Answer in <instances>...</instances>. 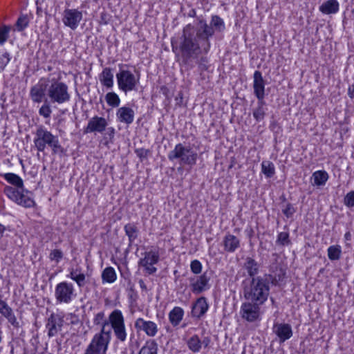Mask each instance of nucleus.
I'll use <instances>...</instances> for the list:
<instances>
[{"label":"nucleus","instance_id":"44","mask_svg":"<svg viewBox=\"0 0 354 354\" xmlns=\"http://www.w3.org/2000/svg\"><path fill=\"white\" fill-rule=\"evenodd\" d=\"M67 277L74 281L80 288L84 287L86 283V275L83 272L75 276L74 274H72V276H67Z\"/></svg>","mask_w":354,"mask_h":354},{"label":"nucleus","instance_id":"4","mask_svg":"<svg viewBox=\"0 0 354 354\" xmlns=\"http://www.w3.org/2000/svg\"><path fill=\"white\" fill-rule=\"evenodd\" d=\"M167 157L170 161H177L180 165L192 167L196 163L198 153L190 147L178 143L168 153Z\"/></svg>","mask_w":354,"mask_h":354},{"label":"nucleus","instance_id":"39","mask_svg":"<svg viewBox=\"0 0 354 354\" xmlns=\"http://www.w3.org/2000/svg\"><path fill=\"white\" fill-rule=\"evenodd\" d=\"M261 171L267 178H272L275 174L274 164L269 160H264L261 162Z\"/></svg>","mask_w":354,"mask_h":354},{"label":"nucleus","instance_id":"48","mask_svg":"<svg viewBox=\"0 0 354 354\" xmlns=\"http://www.w3.org/2000/svg\"><path fill=\"white\" fill-rule=\"evenodd\" d=\"M62 258L63 252L58 249L53 250L49 254V259L51 261H55L57 263H59Z\"/></svg>","mask_w":354,"mask_h":354},{"label":"nucleus","instance_id":"49","mask_svg":"<svg viewBox=\"0 0 354 354\" xmlns=\"http://www.w3.org/2000/svg\"><path fill=\"white\" fill-rule=\"evenodd\" d=\"M190 268L193 273L199 274L202 270V264L198 260H194L191 262Z\"/></svg>","mask_w":354,"mask_h":354},{"label":"nucleus","instance_id":"47","mask_svg":"<svg viewBox=\"0 0 354 354\" xmlns=\"http://www.w3.org/2000/svg\"><path fill=\"white\" fill-rule=\"evenodd\" d=\"M344 204L348 208L354 207V190L348 192L344 198Z\"/></svg>","mask_w":354,"mask_h":354},{"label":"nucleus","instance_id":"14","mask_svg":"<svg viewBox=\"0 0 354 354\" xmlns=\"http://www.w3.org/2000/svg\"><path fill=\"white\" fill-rule=\"evenodd\" d=\"M134 326L138 331H142L150 337H155L158 332V327L156 323L145 320L141 317L138 318L135 321Z\"/></svg>","mask_w":354,"mask_h":354},{"label":"nucleus","instance_id":"12","mask_svg":"<svg viewBox=\"0 0 354 354\" xmlns=\"http://www.w3.org/2000/svg\"><path fill=\"white\" fill-rule=\"evenodd\" d=\"M5 193L12 200L15 201L17 204L25 207H32L35 205V201L30 197L23 194L12 187H6Z\"/></svg>","mask_w":354,"mask_h":354},{"label":"nucleus","instance_id":"31","mask_svg":"<svg viewBox=\"0 0 354 354\" xmlns=\"http://www.w3.org/2000/svg\"><path fill=\"white\" fill-rule=\"evenodd\" d=\"M286 270L281 267L276 268V270L274 272V274L272 275H269L268 279L270 281H271V283L273 285L277 286L280 282L283 281L286 278Z\"/></svg>","mask_w":354,"mask_h":354},{"label":"nucleus","instance_id":"28","mask_svg":"<svg viewBox=\"0 0 354 354\" xmlns=\"http://www.w3.org/2000/svg\"><path fill=\"white\" fill-rule=\"evenodd\" d=\"M124 230L128 236L129 245H131L138 236L139 230L136 224L127 223L124 225Z\"/></svg>","mask_w":354,"mask_h":354},{"label":"nucleus","instance_id":"40","mask_svg":"<svg viewBox=\"0 0 354 354\" xmlns=\"http://www.w3.org/2000/svg\"><path fill=\"white\" fill-rule=\"evenodd\" d=\"M105 99L107 104L112 107H118L120 105V97L114 92L108 93L105 96Z\"/></svg>","mask_w":354,"mask_h":354},{"label":"nucleus","instance_id":"19","mask_svg":"<svg viewBox=\"0 0 354 354\" xmlns=\"http://www.w3.org/2000/svg\"><path fill=\"white\" fill-rule=\"evenodd\" d=\"M273 331L279 339L281 343L290 339L292 335V330L288 324H275L273 326Z\"/></svg>","mask_w":354,"mask_h":354},{"label":"nucleus","instance_id":"58","mask_svg":"<svg viewBox=\"0 0 354 354\" xmlns=\"http://www.w3.org/2000/svg\"><path fill=\"white\" fill-rule=\"evenodd\" d=\"M352 235L350 232H347L344 234V239L346 241H349L351 240Z\"/></svg>","mask_w":354,"mask_h":354},{"label":"nucleus","instance_id":"9","mask_svg":"<svg viewBox=\"0 0 354 354\" xmlns=\"http://www.w3.org/2000/svg\"><path fill=\"white\" fill-rule=\"evenodd\" d=\"M261 306L254 301L246 300L241 306L240 314L241 317L249 322H254L260 319Z\"/></svg>","mask_w":354,"mask_h":354},{"label":"nucleus","instance_id":"15","mask_svg":"<svg viewBox=\"0 0 354 354\" xmlns=\"http://www.w3.org/2000/svg\"><path fill=\"white\" fill-rule=\"evenodd\" d=\"M108 122L104 118L94 116L89 120L86 127L84 129V133H100L106 130Z\"/></svg>","mask_w":354,"mask_h":354},{"label":"nucleus","instance_id":"13","mask_svg":"<svg viewBox=\"0 0 354 354\" xmlns=\"http://www.w3.org/2000/svg\"><path fill=\"white\" fill-rule=\"evenodd\" d=\"M64 317L58 314L52 313L47 319L46 328L48 337H53L62 330L64 325Z\"/></svg>","mask_w":354,"mask_h":354},{"label":"nucleus","instance_id":"62","mask_svg":"<svg viewBox=\"0 0 354 354\" xmlns=\"http://www.w3.org/2000/svg\"><path fill=\"white\" fill-rule=\"evenodd\" d=\"M2 301H3V296L0 294V302H1Z\"/></svg>","mask_w":354,"mask_h":354},{"label":"nucleus","instance_id":"7","mask_svg":"<svg viewBox=\"0 0 354 354\" xmlns=\"http://www.w3.org/2000/svg\"><path fill=\"white\" fill-rule=\"evenodd\" d=\"M76 297L73 283L62 281L57 284L55 289V297L59 303L69 304Z\"/></svg>","mask_w":354,"mask_h":354},{"label":"nucleus","instance_id":"26","mask_svg":"<svg viewBox=\"0 0 354 354\" xmlns=\"http://www.w3.org/2000/svg\"><path fill=\"white\" fill-rule=\"evenodd\" d=\"M109 325L111 324L112 329L124 324V319L122 312L120 310H114L109 317Z\"/></svg>","mask_w":354,"mask_h":354},{"label":"nucleus","instance_id":"52","mask_svg":"<svg viewBox=\"0 0 354 354\" xmlns=\"http://www.w3.org/2000/svg\"><path fill=\"white\" fill-rule=\"evenodd\" d=\"M10 60V58L8 53H5L2 56H0V68L3 69L9 63Z\"/></svg>","mask_w":354,"mask_h":354},{"label":"nucleus","instance_id":"41","mask_svg":"<svg viewBox=\"0 0 354 354\" xmlns=\"http://www.w3.org/2000/svg\"><path fill=\"white\" fill-rule=\"evenodd\" d=\"M115 336L118 340L120 342H124L127 339V332L125 328V324L116 327L115 328H113Z\"/></svg>","mask_w":354,"mask_h":354},{"label":"nucleus","instance_id":"17","mask_svg":"<svg viewBox=\"0 0 354 354\" xmlns=\"http://www.w3.org/2000/svg\"><path fill=\"white\" fill-rule=\"evenodd\" d=\"M253 88L254 93L259 100L264 99L265 97V81L260 71H256L254 73Z\"/></svg>","mask_w":354,"mask_h":354},{"label":"nucleus","instance_id":"6","mask_svg":"<svg viewBox=\"0 0 354 354\" xmlns=\"http://www.w3.org/2000/svg\"><path fill=\"white\" fill-rule=\"evenodd\" d=\"M116 79L119 89L127 93L136 90L140 77L135 75L131 71L125 69L124 65L120 64Z\"/></svg>","mask_w":354,"mask_h":354},{"label":"nucleus","instance_id":"51","mask_svg":"<svg viewBox=\"0 0 354 354\" xmlns=\"http://www.w3.org/2000/svg\"><path fill=\"white\" fill-rule=\"evenodd\" d=\"M135 153H136L137 156L141 160H142L143 159L147 158V156H148V155L149 153V149H145L144 148H140V149H136L135 150Z\"/></svg>","mask_w":354,"mask_h":354},{"label":"nucleus","instance_id":"32","mask_svg":"<svg viewBox=\"0 0 354 354\" xmlns=\"http://www.w3.org/2000/svg\"><path fill=\"white\" fill-rule=\"evenodd\" d=\"M314 185L317 186H323L328 179V174L326 171L319 170L313 174Z\"/></svg>","mask_w":354,"mask_h":354},{"label":"nucleus","instance_id":"2","mask_svg":"<svg viewBox=\"0 0 354 354\" xmlns=\"http://www.w3.org/2000/svg\"><path fill=\"white\" fill-rule=\"evenodd\" d=\"M30 97L34 103H41L45 97L52 104H63L71 100V94L68 85L56 79H53L48 84L40 80L30 90Z\"/></svg>","mask_w":354,"mask_h":354},{"label":"nucleus","instance_id":"22","mask_svg":"<svg viewBox=\"0 0 354 354\" xmlns=\"http://www.w3.org/2000/svg\"><path fill=\"white\" fill-rule=\"evenodd\" d=\"M224 250L227 252L232 253L240 247V240L234 235L227 234L223 241Z\"/></svg>","mask_w":354,"mask_h":354},{"label":"nucleus","instance_id":"8","mask_svg":"<svg viewBox=\"0 0 354 354\" xmlns=\"http://www.w3.org/2000/svg\"><path fill=\"white\" fill-rule=\"evenodd\" d=\"M111 329H104V326L101 328L100 332L96 333L92 338L88 346L98 351L102 354H106L109 344L111 338Z\"/></svg>","mask_w":354,"mask_h":354},{"label":"nucleus","instance_id":"35","mask_svg":"<svg viewBox=\"0 0 354 354\" xmlns=\"http://www.w3.org/2000/svg\"><path fill=\"white\" fill-rule=\"evenodd\" d=\"M187 344L189 349L194 353L199 352L202 347V342L197 335L192 336L188 339Z\"/></svg>","mask_w":354,"mask_h":354},{"label":"nucleus","instance_id":"61","mask_svg":"<svg viewBox=\"0 0 354 354\" xmlns=\"http://www.w3.org/2000/svg\"><path fill=\"white\" fill-rule=\"evenodd\" d=\"M281 199L282 200L283 202H285L286 201L285 196H283L281 198Z\"/></svg>","mask_w":354,"mask_h":354},{"label":"nucleus","instance_id":"38","mask_svg":"<svg viewBox=\"0 0 354 354\" xmlns=\"http://www.w3.org/2000/svg\"><path fill=\"white\" fill-rule=\"evenodd\" d=\"M43 102V104L39 109V115L42 116L44 118H50V115L52 113V102H50V100H48L46 97Z\"/></svg>","mask_w":354,"mask_h":354},{"label":"nucleus","instance_id":"23","mask_svg":"<svg viewBox=\"0 0 354 354\" xmlns=\"http://www.w3.org/2000/svg\"><path fill=\"white\" fill-rule=\"evenodd\" d=\"M339 4L337 0H328L319 8V11L324 15H333L339 11Z\"/></svg>","mask_w":354,"mask_h":354},{"label":"nucleus","instance_id":"57","mask_svg":"<svg viewBox=\"0 0 354 354\" xmlns=\"http://www.w3.org/2000/svg\"><path fill=\"white\" fill-rule=\"evenodd\" d=\"M138 283H139L140 288L142 290H147V286H146V284L145 283V282H144V281L142 279H140Z\"/></svg>","mask_w":354,"mask_h":354},{"label":"nucleus","instance_id":"27","mask_svg":"<svg viewBox=\"0 0 354 354\" xmlns=\"http://www.w3.org/2000/svg\"><path fill=\"white\" fill-rule=\"evenodd\" d=\"M267 111L266 104L264 100H259L257 102V106L253 109L252 115L254 118L257 121L260 122L265 118L266 113Z\"/></svg>","mask_w":354,"mask_h":354},{"label":"nucleus","instance_id":"56","mask_svg":"<svg viewBox=\"0 0 354 354\" xmlns=\"http://www.w3.org/2000/svg\"><path fill=\"white\" fill-rule=\"evenodd\" d=\"M202 345H203L205 347L208 346V345L210 343V339L207 337H205L202 341Z\"/></svg>","mask_w":354,"mask_h":354},{"label":"nucleus","instance_id":"18","mask_svg":"<svg viewBox=\"0 0 354 354\" xmlns=\"http://www.w3.org/2000/svg\"><path fill=\"white\" fill-rule=\"evenodd\" d=\"M0 314L4 317L14 328H18L20 327L19 322L17 321L13 310L4 300L0 302Z\"/></svg>","mask_w":354,"mask_h":354},{"label":"nucleus","instance_id":"43","mask_svg":"<svg viewBox=\"0 0 354 354\" xmlns=\"http://www.w3.org/2000/svg\"><path fill=\"white\" fill-rule=\"evenodd\" d=\"M104 313L103 311L97 313L93 319V323L95 325H100L102 328L104 326V329L106 330V326H109V322L104 320Z\"/></svg>","mask_w":354,"mask_h":354},{"label":"nucleus","instance_id":"11","mask_svg":"<svg viewBox=\"0 0 354 354\" xmlns=\"http://www.w3.org/2000/svg\"><path fill=\"white\" fill-rule=\"evenodd\" d=\"M82 18V11L75 8H66L63 12L62 22L66 27L74 30L78 27Z\"/></svg>","mask_w":354,"mask_h":354},{"label":"nucleus","instance_id":"50","mask_svg":"<svg viewBox=\"0 0 354 354\" xmlns=\"http://www.w3.org/2000/svg\"><path fill=\"white\" fill-rule=\"evenodd\" d=\"M106 133L104 134V139H109V140L106 142V144L108 142H113V140L115 136V129L113 127H109L106 128Z\"/></svg>","mask_w":354,"mask_h":354},{"label":"nucleus","instance_id":"20","mask_svg":"<svg viewBox=\"0 0 354 354\" xmlns=\"http://www.w3.org/2000/svg\"><path fill=\"white\" fill-rule=\"evenodd\" d=\"M209 308V305L205 297L198 298L194 304L192 310L193 317L200 319L203 317Z\"/></svg>","mask_w":354,"mask_h":354},{"label":"nucleus","instance_id":"37","mask_svg":"<svg viewBox=\"0 0 354 354\" xmlns=\"http://www.w3.org/2000/svg\"><path fill=\"white\" fill-rule=\"evenodd\" d=\"M102 279L104 282L109 283H113L117 279L116 272L114 268L112 267L106 268L102 271Z\"/></svg>","mask_w":354,"mask_h":354},{"label":"nucleus","instance_id":"1","mask_svg":"<svg viewBox=\"0 0 354 354\" xmlns=\"http://www.w3.org/2000/svg\"><path fill=\"white\" fill-rule=\"evenodd\" d=\"M225 29L223 20L218 15L212 17L210 24L201 19L196 25H186L181 35L171 39V47L176 55H180L182 63L187 69L193 68L196 64L201 71L207 70V55L211 48L210 38L215 30Z\"/></svg>","mask_w":354,"mask_h":354},{"label":"nucleus","instance_id":"30","mask_svg":"<svg viewBox=\"0 0 354 354\" xmlns=\"http://www.w3.org/2000/svg\"><path fill=\"white\" fill-rule=\"evenodd\" d=\"M158 344L154 339H148L142 346L138 354H158Z\"/></svg>","mask_w":354,"mask_h":354},{"label":"nucleus","instance_id":"55","mask_svg":"<svg viewBox=\"0 0 354 354\" xmlns=\"http://www.w3.org/2000/svg\"><path fill=\"white\" fill-rule=\"evenodd\" d=\"M348 95L351 99H354V84L349 86Z\"/></svg>","mask_w":354,"mask_h":354},{"label":"nucleus","instance_id":"25","mask_svg":"<svg viewBox=\"0 0 354 354\" xmlns=\"http://www.w3.org/2000/svg\"><path fill=\"white\" fill-rule=\"evenodd\" d=\"M101 84L108 88L113 86V74L111 68H104L99 76Z\"/></svg>","mask_w":354,"mask_h":354},{"label":"nucleus","instance_id":"33","mask_svg":"<svg viewBox=\"0 0 354 354\" xmlns=\"http://www.w3.org/2000/svg\"><path fill=\"white\" fill-rule=\"evenodd\" d=\"M4 179L10 184L16 186L17 188H24L23 180L14 173H6L3 174Z\"/></svg>","mask_w":354,"mask_h":354},{"label":"nucleus","instance_id":"5","mask_svg":"<svg viewBox=\"0 0 354 354\" xmlns=\"http://www.w3.org/2000/svg\"><path fill=\"white\" fill-rule=\"evenodd\" d=\"M33 142L38 151L41 152L45 150L46 145L50 147L55 153L61 149L58 138L43 127H39L37 129Z\"/></svg>","mask_w":354,"mask_h":354},{"label":"nucleus","instance_id":"29","mask_svg":"<svg viewBox=\"0 0 354 354\" xmlns=\"http://www.w3.org/2000/svg\"><path fill=\"white\" fill-rule=\"evenodd\" d=\"M244 268L247 270L248 275L252 279L258 274L259 265L254 259L247 257L244 263Z\"/></svg>","mask_w":354,"mask_h":354},{"label":"nucleus","instance_id":"53","mask_svg":"<svg viewBox=\"0 0 354 354\" xmlns=\"http://www.w3.org/2000/svg\"><path fill=\"white\" fill-rule=\"evenodd\" d=\"M109 16L106 12H102L100 14V24L102 25H106L109 22Z\"/></svg>","mask_w":354,"mask_h":354},{"label":"nucleus","instance_id":"16","mask_svg":"<svg viewBox=\"0 0 354 354\" xmlns=\"http://www.w3.org/2000/svg\"><path fill=\"white\" fill-rule=\"evenodd\" d=\"M209 278L207 275L206 272H204L202 275L198 277L192 278L190 279V286L193 293L200 294L209 289Z\"/></svg>","mask_w":354,"mask_h":354},{"label":"nucleus","instance_id":"3","mask_svg":"<svg viewBox=\"0 0 354 354\" xmlns=\"http://www.w3.org/2000/svg\"><path fill=\"white\" fill-rule=\"evenodd\" d=\"M270 290L268 277L266 275L259 276L251 279L249 286L245 287L243 294L245 300L254 301L262 306L268 300Z\"/></svg>","mask_w":354,"mask_h":354},{"label":"nucleus","instance_id":"24","mask_svg":"<svg viewBox=\"0 0 354 354\" xmlns=\"http://www.w3.org/2000/svg\"><path fill=\"white\" fill-rule=\"evenodd\" d=\"M184 310L179 306L174 307L168 315L169 320L171 324L176 327L179 325L184 317Z\"/></svg>","mask_w":354,"mask_h":354},{"label":"nucleus","instance_id":"21","mask_svg":"<svg viewBox=\"0 0 354 354\" xmlns=\"http://www.w3.org/2000/svg\"><path fill=\"white\" fill-rule=\"evenodd\" d=\"M135 113L134 111L127 106H122L118 109L116 116L120 122L130 124L133 122Z\"/></svg>","mask_w":354,"mask_h":354},{"label":"nucleus","instance_id":"36","mask_svg":"<svg viewBox=\"0 0 354 354\" xmlns=\"http://www.w3.org/2000/svg\"><path fill=\"white\" fill-rule=\"evenodd\" d=\"M328 257L330 261H337L342 256V248L339 245H333L327 250Z\"/></svg>","mask_w":354,"mask_h":354},{"label":"nucleus","instance_id":"54","mask_svg":"<svg viewBox=\"0 0 354 354\" xmlns=\"http://www.w3.org/2000/svg\"><path fill=\"white\" fill-rule=\"evenodd\" d=\"M82 273L81 268H70L69 269V274L67 276H72V274L77 275L78 274Z\"/></svg>","mask_w":354,"mask_h":354},{"label":"nucleus","instance_id":"60","mask_svg":"<svg viewBox=\"0 0 354 354\" xmlns=\"http://www.w3.org/2000/svg\"><path fill=\"white\" fill-rule=\"evenodd\" d=\"M195 15H196V11H195L194 10H192L189 12V15L190 17H194V16H195Z\"/></svg>","mask_w":354,"mask_h":354},{"label":"nucleus","instance_id":"59","mask_svg":"<svg viewBox=\"0 0 354 354\" xmlns=\"http://www.w3.org/2000/svg\"><path fill=\"white\" fill-rule=\"evenodd\" d=\"M5 230H6L5 226L0 223V239L3 236V234L5 231Z\"/></svg>","mask_w":354,"mask_h":354},{"label":"nucleus","instance_id":"10","mask_svg":"<svg viewBox=\"0 0 354 354\" xmlns=\"http://www.w3.org/2000/svg\"><path fill=\"white\" fill-rule=\"evenodd\" d=\"M159 253L156 250H150L143 254V257L138 261V266L143 268L146 274L151 275L156 272L157 268L154 266L159 261Z\"/></svg>","mask_w":354,"mask_h":354},{"label":"nucleus","instance_id":"34","mask_svg":"<svg viewBox=\"0 0 354 354\" xmlns=\"http://www.w3.org/2000/svg\"><path fill=\"white\" fill-rule=\"evenodd\" d=\"M30 17L28 15L21 14L17 19L15 26L14 30L18 32L24 30L29 24Z\"/></svg>","mask_w":354,"mask_h":354},{"label":"nucleus","instance_id":"45","mask_svg":"<svg viewBox=\"0 0 354 354\" xmlns=\"http://www.w3.org/2000/svg\"><path fill=\"white\" fill-rule=\"evenodd\" d=\"M276 243L278 245H283V246L288 245L290 243L288 232H280L277 236Z\"/></svg>","mask_w":354,"mask_h":354},{"label":"nucleus","instance_id":"42","mask_svg":"<svg viewBox=\"0 0 354 354\" xmlns=\"http://www.w3.org/2000/svg\"><path fill=\"white\" fill-rule=\"evenodd\" d=\"M281 211L287 218H291L296 212L297 209L294 205L290 203L282 205Z\"/></svg>","mask_w":354,"mask_h":354},{"label":"nucleus","instance_id":"46","mask_svg":"<svg viewBox=\"0 0 354 354\" xmlns=\"http://www.w3.org/2000/svg\"><path fill=\"white\" fill-rule=\"evenodd\" d=\"M11 30L10 26L3 25L0 28V44L3 45L9 37V32Z\"/></svg>","mask_w":354,"mask_h":354}]
</instances>
